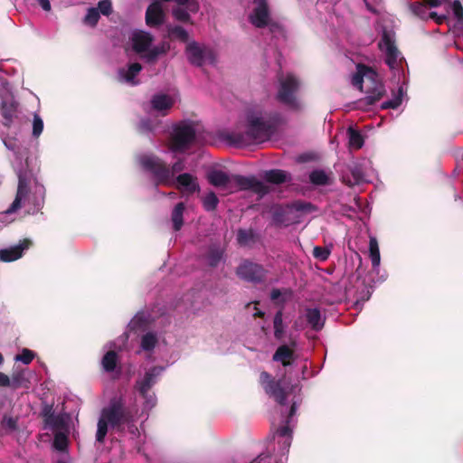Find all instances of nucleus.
Here are the masks:
<instances>
[{
  "mask_svg": "<svg viewBox=\"0 0 463 463\" xmlns=\"http://www.w3.org/2000/svg\"><path fill=\"white\" fill-rule=\"evenodd\" d=\"M18 186L15 198L11 205L4 211L5 223H11L15 220V213L22 207L26 213L35 214L44 204L45 188L39 183L31 171H18Z\"/></svg>",
  "mask_w": 463,
  "mask_h": 463,
  "instance_id": "1",
  "label": "nucleus"
},
{
  "mask_svg": "<svg viewBox=\"0 0 463 463\" xmlns=\"http://www.w3.org/2000/svg\"><path fill=\"white\" fill-rule=\"evenodd\" d=\"M246 120L245 134L232 132L227 136V139L237 146H244L269 139L276 132L280 122V115L278 112L251 109L247 112Z\"/></svg>",
  "mask_w": 463,
  "mask_h": 463,
  "instance_id": "2",
  "label": "nucleus"
},
{
  "mask_svg": "<svg viewBox=\"0 0 463 463\" xmlns=\"http://www.w3.org/2000/svg\"><path fill=\"white\" fill-rule=\"evenodd\" d=\"M352 84L365 93V97L359 101V107L375 104L385 93L378 74L364 65H357V71L352 77Z\"/></svg>",
  "mask_w": 463,
  "mask_h": 463,
  "instance_id": "3",
  "label": "nucleus"
},
{
  "mask_svg": "<svg viewBox=\"0 0 463 463\" xmlns=\"http://www.w3.org/2000/svg\"><path fill=\"white\" fill-rule=\"evenodd\" d=\"M139 165L146 171L150 172L157 184L165 185H173L175 175L184 169V163L183 160H177L173 164L171 168H168L165 162L151 153L141 154L137 156Z\"/></svg>",
  "mask_w": 463,
  "mask_h": 463,
  "instance_id": "4",
  "label": "nucleus"
},
{
  "mask_svg": "<svg viewBox=\"0 0 463 463\" xmlns=\"http://www.w3.org/2000/svg\"><path fill=\"white\" fill-rule=\"evenodd\" d=\"M165 366H152L140 373L135 383L134 390L137 396L143 400L142 412L148 413L157 402L156 393L152 391L159 378L165 372Z\"/></svg>",
  "mask_w": 463,
  "mask_h": 463,
  "instance_id": "5",
  "label": "nucleus"
},
{
  "mask_svg": "<svg viewBox=\"0 0 463 463\" xmlns=\"http://www.w3.org/2000/svg\"><path fill=\"white\" fill-rule=\"evenodd\" d=\"M125 418L124 403L121 398L114 397L110 400L108 407L101 411L98 421L96 439L102 443L108 432V427L115 428L118 426Z\"/></svg>",
  "mask_w": 463,
  "mask_h": 463,
  "instance_id": "6",
  "label": "nucleus"
},
{
  "mask_svg": "<svg viewBox=\"0 0 463 463\" xmlns=\"http://www.w3.org/2000/svg\"><path fill=\"white\" fill-rule=\"evenodd\" d=\"M130 41L133 50L141 54V58L148 63L156 61L160 55L166 53L168 50L165 43L151 47L154 37L150 33L143 30H134L131 33Z\"/></svg>",
  "mask_w": 463,
  "mask_h": 463,
  "instance_id": "7",
  "label": "nucleus"
},
{
  "mask_svg": "<svg viewBox=\"0 0 463 463\" xmlns=\"http://www.w3.org/2000/svg\"><path fill=\"white\" fill-rule=\"evenodd\" d=\"M260 383L266 394L274 399L281 406L286 405L288 396L298 389V386L286 384L284 379L275 380V378L267 372L260 373Z\"/></svg>",
  "mask_w": 463,
  "mask_h": 463,
  "instance_id": "8",
  "label": "nucleus"
},
{
  "mask_svg": "<svg viewBox=\"0 0 463 463\" xmlns=\"http://www.w3.org/2000/svg\"><path fill=\"white\" fill-rule=\"evenodd\" d=\"M195 137V129L192 122H180L173 127L168 151L184 152L189 148Z\"/></svg>",
  "mask_w": 463,
  "mask_h": 463,
  "instance_id": "9",
  "label": "nucleus"
},
{
  "mask_svg": "<svg viewBox=\"0 0 463 463\" xmlns=\"http://www.w3.org/2000/svg\"><path fill=\"white\" fill-rule=\"evenodd\" d=\"M299 86L300 83L295 75L291 73H288L285 76L282 75L279 78L278 99L290 109H299L301 105L296 97V92L298 90Z\"/></svg>",
  "mask_w": 463,
  "mask_h": 463,
  "instance_id": "10",
  "label": "nucleus"
},
{
  "mask_svg": "<svg viewBox=\"0 0 463 463\" xmlns=\"http://www.w3.org/2000/svg\"><path fill=\"white\" fill-rule=\"evenodd\" d=\"M326 317L321 314L318 307H305L303 312L294 321L293 328L297 331H302L307 326L318 332L325 326Z\"/></svg>",
  "mask_w": 463,
  "mask_h": 463,
  "instance_id": "11",
  "label": "nucleus"
},
{
  "mask_svg": "<svg viewBox=\"0 0 463 463\" xmlns=\"http://www.w3.org/2000/svg\"><path fill=\"white\" fill-rule=\"evenodd\" d=\"M379 48L385 55V62L391 70H394L399 61L402 60L401 53L395 45L394 34L391 32L383 31Z\"/></svg>",
  "mask_w": 463,
  "mask_h": 463,
  "instance_id": "12",
  "label": "nucleus"
},
{
  "mask_svg": "<svg viewBox=\"0 0 463 463\" xmlns=\"http://www.w3.org/2000/svg\"><path fill=\"white\" fill-rule=\"evenodd\" d=\"M185 52L190 63L195 66H203L206 62L213 64L216 61L213 50L201 46L195 42H191L187 44Z\"/></svg>",
  "mask_w": 463,
  "mask_h": 463,
  "instance_id": "13",
  "label": "nucleus"
},
{
  "mask_svg": "<svg viewBox=\"0 0 463 463\" xmlns=\"http://www.w3.org/2000/svg\"><path fill=\"white\" fill-rule=\"evenodd\" d=\"M232 182L235 184L239 190H250L258 194L260 197H263L269 192V186L263 182L258 180L254 175L245 176L235 175L232 176Z\"/></svg>",
  "mask_w": 463,
  "mask_h": 463,
  "instance_id": "14",
  "label": "nucleus"
},
{
  "mask_svg": "<svg viewBox=\"0 0 463 463\" xmlns=\"http://www.w3.org/2000/svg\"><path fill=\"white\" fill-rule=\"evenodd\" d=\"M299 402H300V400L292 402V404L290 406V409L288 411L287 418L285 419V420H283L285 425L279 427L276 431V434L281 439V440H279V443L282 446L283 451H288V449L291 445L292 429L289 427V424L292 421V419L295 416V414L298 409Z\"/></svg>",
  "mask_w": 463,
  "mask_h": 463,
  "instance_id": "15",
  "label": "nucleus"
},
{
  "mask_svg": "<svg viewBox=\"0 0 463 463\" xmlns=\"http://www.w3.org/2000/svg\"><path fill=\"white\" fill-rule=\"evenodd\" d=\"M236 272L241 279L252 283L261 282L264 279L266 274V271L261 265L250 262L249 260L243 261L237 268Z\"/></svg>",
  "mask_w": 463,
  "mask_h": 463,
  "instance_id": "16",
  "label": "nucleus"
},
{
  "mask_svg": "<svg viewBox=\"0 0 463 463\" xmlns=\"http://www.w3.org/2000/svg\"><path fill=\"white\" fill-rule=\"evenodd\" d=\"M369 258L372 262V273L379 277L377 279H372V281L373 283L384 281L386 274L380 275L381 255L377 239L373 236H370L369 240Z\"/></svg>",
  "mask_w": 463,
  "mask_h": 463,
  "instance_id": "17",
  "label": "nucleus"
},
{
  "mask_svg": "<svg viewBox=\"0 0 463 463\" xmlns=\"http://www.w3.org/2000/svg\"><path fill=\"white\" fill-rule=\"evenodd\" d=\"M70 416L67 413L45 412L44 422L45 429H50L54 432H69Z\"/></svg>",
  "mask_w": 463,
  "mask_h": 463,
  "instance_id": "18",
  "label": "nucleus"
},
{
  "mask_svg": "<svg viewBox=\"0 0 463 463\" xmlns=\"http://www.w3.org/2000/svg\"><path fill=\"white\" fill-rule=\"evenodd\" d=\"M177 189L184 193L194 194L200 191V185L197 177L190 173H183L176 175L174 179V184Z\"/></svg>",
  "mask_w": 463,
  "mask_h": 463,
  "instance_id": "19",
  "label": "nucleus"
},
{
  "mask_svg": "<svg viewBox=\"0 0 463 463\" xmlns=\"http://www.w3.org/2000/svg\"><path fill=\"white\" fill-rule=\"evenodd\" d=\"M141 71L142 66L138 62L130 63L126 67L118 69V81L130 86L138 85L139 80L137 79V77Z\"/></svg>",
  "mask_w": 463,
  "mask_h": 463,
  "instance_id": "20",
  "label": "nucleus"
},
{
  "mask_svg": "<svg viewBox=\"0 0 463 463\" xmlns=\"http://www.w3.org/2000/svg\"><path fill=\"white\" fill-rule=\"evenodd\" d=\"M31 242L29 240H24L20 243L10 246L5 249H0V260L4 262L14 261L20 259L24 251L27 250Z\"/></svg>",
  "mask_w": 463,
  "mask_h": 463,
  "instance_id": "21",
  "label": "nucleus"
},
{
  "mask_svg": "<svg viewBox=\"0 0 463 463\" xmlns=\"http://www.w3.org/2000/svg\"><path fill=\"white\" fill-rule=\"evenodd\" d=\"M165 22L163 5L158 1H154L146 9V24L150 26H159Z\"/></svg>",
  "mask_w": 463,
  "mask_h": 463,
  "instance_id": "22",
  "label": "nucleus"
},
{
  "mask_svg": "<svg viewBox=\"0 0 463 463\" xmlns=\"http://www.w3.org/2000/svg\"><path fill=\"white\" fill-rule=\"evenodd\" d=\"M106 347L110 350L108 351L101 359V367L106 373H113L118 368V358L114 349H120V346L117 345L116 342H109L106 345Z\"/></svg>",
  "mask_w": 463,
  "mask_h": 463,
  "instance_id": "23",
  "label": "nucleus"
},
{
  "mask_svg": "<svg viewBox=\"0 0 463 463\" xmlns=\"http://www.w3.org/2000/svg\"><path fill=\"white\" fill-rule=\"evenodd\" d=\"M256 8L250 15V20L256 27L261 28L267 25L269 21V11L266 0H256Z\"/></svg>",
  "mask_w": 463,
  "mask_h": 463,
  "instance_id": "24",
  "label": "nucleus"
},
{
  "mask_svg": "<svg viewBox=\"0 0 463 463\" xmlns=\"http://www.w3.org/2000/svg\"><path fill=\"white\" fill-rule=\"evenodd\" d=\"M0 114L4 119L3 125L10 128L17 118V104L13 100H2L0 103Z\"/></svg>",
  "mask_w": 463,
  "mask_h": 463,
  "instance_id": "25",
  "label": "nucleus"
},
{
  "mask_svg": "<svg viewBox=\"0 0 463 463\" xmlns=\"http://www.w3.org/2000/svg\"><path fill=\"white\" fill-rule=\"evenodd\" d=\"M174 105V99L166 94H155L151 99V107L154 110L165 116Z\"/></svg>",
  "mask_w": 463,
  "mask_h": 463,
  "instance_id": "26",
  "label": "nucleus"
},
{
  "mask_svg": "<svg viewBox=\"0 0 463 463\" xmlns=\"http://www.w3.org/2000/svg\"><path fill=\"white\" fill-rule=\"evenodd\" d=\"M207 179L213 186L223 189H228L232 182V177L231 178L225 172L217 169L210 171Z\"/></svg>",
  "mask_w": 463,
  "mask_h": 463,
  "instance_id": "27",
  "label": "nucleus"
},
{
  "mask_svg": "<svg viewBox=\"0 0 463 463\" xmlns=\"http://www.w3.org/2000/svg\"><path fill=\"white\" fill-rule=\"evenodd\" d=\"M158 335L156 333L148 331L146 332L140 338V349L137 354L145 352L148 354V356L152 354L156 346L158 345Z\"/></svg>",
  "mask_w": 463,
  "mask_h": 463,
  "instance_id": "28",
  "label": "nucleus"
},
{
  "mask_svg": "<svg viewBox=\"0 0 463 463\" xmlns=\"http://www.w3.org/2000/svg\"><path fill=\"white\" fill-rule=\"evenodd\" d=\"M407 91V86L405 83H402L399 86L396 93H393L392 98L389 100H386L381 104L382 109H397L402 102V99L405 96Z\"/></svg>",
  "mask_w": 463,
  "mask_h": 463,
  "instance_id": "29",
  "label": "nucleus"
},
{
  "mask_svg": "<svg viewBox=\"0 0 463 463\" xmlns=\"http://www.w3.org/2000/svg\"><path fill=\"white\" fill-rule=\"evenodd\" d=\"M293 354V350L289 346L283 345L278 347L273 354L272 359L275 362H280L283 366H288L290 364L288 360L291 359Z\"/></svg>",
  "mask_w": 463,
  "mask_h": 463,
  "instance_id": "30",
  "label": "nucleus"
},
{
  "mask_svg": "<svg viewBox=\"0 0 463 463\" xmlns=\"http://www.w3.org/2000/svg\"><path fill=\"white\" fill-rule=\"evenodd\" d=\"M263 178L269 183L279 184L288 180V174L280 169H272L266 171Z\"/></svg>",
  "mask_w": 463,
  "mask_h": 463,
  "instance_id": "31",
  "label": "nucleus"
},
{
  "mask_svg": "<svg viewBox=\"0 0 463 463\" xmlns=\"http://www.w3.org/2000/svg\"><path fill=\"white\" fill-rule=\"evenodd\" d=\"M150 317L145 311H139L128 323V330L143 329L146 326Z\"/></svg>",
  "mask_w": 463,
  "mask_h": 463,
  "instance_id": "32",
  "label": "nucleus"
},
{
  "mask_svg": "<svg viewBox=\"0 0 463 463\" xmlns=\"http://www.w3.org/2000/svg\"><path fill=\"white\" fill-rule=\"evenodd\" d=\"M273 328L275 338L277 340H281L284 337L286 331V325L283 322V313L281 310H279L274 316Z\"/></svg>",
  "mask_w": 463,
  "mask_h": 463,
  "instance_id": "33",
  "label": "nucleus"
},
{
  "mask_svg": "<svg viewBox=\"0 0 463 463\" xmlns=\"http://www.w3.org/2000/svg\"><path fill=\"white\" fill-rule=\"evenodd\" d=\"M348 144L353 149H360L364 143L363 135L353 128L352 127L347 129Z\"/></svg>",
  "mask_w": 463,
  "mask_h": 463,
  "instance_id": "34",
  "label": "nucleus"
},
{
  "mask_svg": "<svg viewBox=\"0 0 463 463\" xmlns=\"http://www.w3.org/2000/svg\"><path fill=\"white\" fill-rule=\"evenodd\" d=\"M350 172L354 178L353 182H349L350 184H358L367 181L364 165L357 163L354 164L350 166Z\"/></svg>",
  "mask_w": 463,
  "mask_h": 463,
  "instance_id": "35",
  "label": "nucleus"
},
{
  "mask_svg": "<svg viewBox=\"0 0 463 463\" xmlns=\"http://www.w3.org/2000/svg\"><path fill=\"white\" fill-rule=\"evenodd\" d=\"M184 203H178L172 212V222L175 231H179L183 226Z\"/></svg>",
  "mask_w": 463,
  "mask_h": 463,
  "instance_id": "36",
  "label": "nucleus"
},
{
  "mask_svg": "<svg viewBox=\"0 0 463 463\" xmlns=\"http://www.w3.org/2000/svg\"><path fill=\"white\" fill-rule=\"evenodd\" d=\"M10 380V387H12L13 389L27 387L29 383V380L26 378L25 371L24 370L14 372Z\"/></svg>",
  "mask_w": 463,
  "mask_h": 463,
  "instance_id": "37",
  "label": "nucleus"
},
{
  "mask_svg": "<svg viewBox=\"0 0 463 463\" xmlns=\"http://www.w3.org/2000/svg\"><path fill=\"white\" fill-rule=\"evenodd\" d=\"M256 234L252 230L240 229L237 232L238 243L241 246H248L255 241Z\"/></svg>",
  "mask_w": 463,
  "mask_h": 463,
  "instance_id": "38",
  "label": "nucleus"
},
{
  "mask_svg": "<svg viewBox=\"0 0 463 463\" xmlns=\"http://www.w3.org/2000/svg\"><path fill=\"white\" fill-rule=\"evenodd\" d=\"M68 433L65 431H58L54 433L53 448L61 452H64L68 448Z\"/></svg>",
  "mask_w": 463,
  "mask_h": 463,
  "instance_id": "39",
  "label": "nucleus"
},
{
  "mask_svg": "<svg viewBox=\"0 0 463 463\" xmlns=\"http://www.w3.org/2000/svg\"><path fill=\"white\" fill-rule=\"evenodd\" d=\"M309 181L315 185H325L328 184L329 175L324 170L316 169L309 174Z\"/></svg>",
  "mask_w": 463,
  "mask_h": 463,
  "instance_id": "40",
  "label": "nucleus"
},
{
  "mask_svg": "<svg viewBox=\"0 0 463 463\" xmlns=\"http://www.w3.org/2000/svg\"><path fill=\"white\" fill-rule=\"evenodd\" d=\"M189 12H192L187 5H178L172 11L173 16L175 20L180 22H188L190 19Z\"/></svg>",
  "mask_w": 463,
  "mask_h": 463,
  "instance_id": "41",
  "label": "nucleus"
},
{
  "mask_svg": "<svg viewBox=\"0 0 463 463\" xmlns=\"http://www.w3.org/2000/svg\"><path fill=\"white\" fill-rule=\"evenodd\" d=\"M203 206L205 211L211 212L215 210L219 203V200L213 192H209L203 197Z\"/></svg>",
  "mask_w": 463,
  "mask_h": 463,
  "instance_id": "42",
  "label": "nucleus"
},
{
  "mask_svg": "<svg viewBox=\"0 0 463 463\" xmlns=\"http://www.w3.org/2000/svg\"><path fill=\"white\" fill-rule=\"evenodd\" d=\"M100 14L96 7H90L83 18V23L87 25L94 27L99 20Z\"/></svg>",
  "mask_w": 463,
  "mask_h": 463,
  "instance_id": "43",
  "label": "nucleus"
},
{
  "mask_svg": "<svg viewBox=\"0 0 463 463\" xmlns=\"http://www.w3.org/2000/svg\"><path fill=\"white\" fill-rule=\"evenodd\" d=\"M412 13L420 17L422 20L429 19V14L430 12H428V9L426 5L422 3L415 2L411 5L410 6Z\"/></svg>",
  "mask_w": 463,
  "mask_h": 463,
  "instance_id": "44",
  "label": "nucleus"
},
{
  "mask_svg": "<svg viewBox=\"0 0 463 463\" xmlns=\"http://www.w3.org/2000/svg\"><path fill=\"white\" fill-rule=\"evenodd\" d=\"M168 33L183 42H187L189 38L188 32L179 25L169 26Z\"/></svg>",
  "mask_w": 463,
  "mask_h": 463,
  "instance_id": "45",
  "label": "nucleus"
},
{
  "mask_svg": "<svg viewBox=\"0 0 463 463\" xmlns=\"http://www.w3.org/2000/svg\"><path fill=\"white\" fill-rule=\"evenodd\" d=\"M1 427L6 433H12L17 430V419L5 415Z\"/></svg>",
  "mask_w": 463,
  "mask_h": 463,
  "instance_id": "46",
  "label": "nucleus"
},
{
  "mask_svg": "<svg viewBox=\"0 0 463 463\" xmlns=\"http://www.w3.org/2000/svg\"><path fill=\"white\" fill-rule=\"evenodd\" d=\"M35 357V353L30 349L23 348L19 354L14 356L15 362H21L24 364H29Z\"/></svg>",
  "mask_w": 463,
  "mask_h": 463,
  "instance_id": "47",
  "label": "nucleus"
},
{
  "mask_svg": "<svg viewBox=\"0 0 463 463\" xmlns=\"http://www.w3.org/2000/svg\"><path fill=\"white\" fill-rule=\"evenodd\" d=\"M223 258V251L221 249H211L208 254V264L216 267Z\"/></svg>",
  "mask_w": 463,
  "mask_h": 463,
  "instance_id": "48",
  "label": "nucleus"
},
{
  "mask_svg": "<svg viewBox=\"0 0 463 463\" xmlns=\"http://www.w3.org/2000/svg\"><path fill=\"white\" fill-rule=\"evenodd\" d=\"M43 120L41 116L37 113L33 114V131L32 135L33 137L38 138L43 131Z\"/></svg>",
  "mask_w": 463,
  "mask_h": 463,
  "instance_id": "49",
  "label": "nucleus"
},
{
  "mask_svg": "<svg viewBox=\"0 0 463 463\" xmlns=\"http://www.w3.org/2000/svg\"><path fill=\"white\" fill-rule=\"evenodd\" d=\"M451 9L456 19L454 24H462L463 23V6L459 0H454L451 3Z\"/></svg>",
  "mask_w": 463,
  "mask_h": 463,
  "instance_id": "50",
  "label": "nucleus"
},
{
  "mask_svg": "<svg viewBox=\"0 0 463 463\" xmlns=\"http://www.w3.org/2000/svg\"><path fill=\"white\" fill-rule=\"evenodd\" d=\"M330 253L331 250L327 247L316 246L313 249V256L320 261H326L329 258Z\"/></svg>",
  "mask_w": 463,
  "mask_h": 463,
  "instance_id": "51",
  "label": "nucleus"
},
{
  "mask_svg": "<svg viewBox=\"0 0 463 463\" xmlns=\"http://www.w3.org/2000/svg\"><path fill=\"white\" fill-rule=\"evenodd\" d=\"M291 294L292 292L289 289L281 290L279 288H273L270 293V298L272 300H278L279 298H282L281 303L284 304Z\"/></svg>",
  "mask_w": 463,
  "mask_h": 463,
  "instance_id": "52",
  "label": "nucleus"
},
{
  "mask_svg": "<svg viewBox=\"0 0 463 463\" xmlns=\"http://www.w3.org/2000/svg\"><path fill=\"white\" fill-rule=\"evenodd\" d=\"M291 208L298 213H309L315 209L312 203L306 202H295Z\"/></svg>",
  "mask_w": 463,
  "mask_h": 463,
  "instance_id": "53",
  "label": "nucleus"
},
{
  "mask_svg": "<svg viewBox=\"0 0 463 463\" xmlns=\"http://www.w3.org/2000/svg\"><path fill=\"white\" fill-rule=\"evenodd\" d=\"M97 9L99 12V14L109 15L112 12V3L110 0H100L98 3Z\"/></svg>",
  "mask_w": 463,
  "mask_h": 463,
  "instance_id": "54",
  "label": "nucleus"
},
{
  "mask_svg": "<svg viewBox=\"0 0 463 463\" xmlns=\"http://www.w3.org/2000/svg\"><path fill=\"white\" fill-rule=\"evenodd\" d=\"M3 142L5 146L14 153H17L18 146L16 143V140L11 137H5L3 138Z\"/></svg>",
  "mask_w": 463,
  "mask_h": 463,
  "instance_id": "55",
  "label": "nucleus"
},
{
  "mask_svg": "<svg viewBox=\"0 0 463 463\" xmlns=\"http://www.w3.org/2000/svg\"><path fill=\"white\" fill-rule=\"evenodd\" d=\"M271 457L268 453H261L256 458H254L250 463H270Z\"/></svg>",
  "mask_w": 463,
  "mask_h": 463,
  "instance_id": "56",
  "label": "nucleus"
},
{
  "mask_svg": "<svg viewBox=\"0 0 463 463\" xmlns=\"http://www.w3.org/2000/svg\"><path fill=\"white\" fill-rule=\"evenodd\" d=\"M9 92V83L8 81L0 75V97L4 93Z\"/></svg>",
  "mask_w": 463,
  "mask_h": 463,
  "instance_id": "57",
  "label": "nucleus"
},
{
  "mask_svg": "<svg viewBox=\"0 0 463 463\" xmlns=\"http://www.w3.org/2000/svg\"><path fill=\"white\" fill-rule=\"evenodd\" d=\"M11 380L10 377L4 373L0 372V386L10 387Z\"/></svg>",
  "mask_w": 463,
  "mask_h": 463,
  "instance_id": "58",
  "label": "nucleus"
},
{
  "mask_svg": "<svg viewBox=\"0 0 463 463\" xmlns=\"http://www.w3.org/2000/svg\"><path fill=\"white\" fill-rule=\"evenodd\" d=\"M429 18L434 19L437 24H440L446 20L447 17L444 14L438 15L436 12H430L429 14Z\"/></svg>",
  "mask_w": 463,
  "mask_h": 463,
  "instance_id": "59",
  "label": "nucleus"
},
{
  "mask_svg": "<svg viewBox=\"0 0 463 463\" xmlns=\"http://www.w3.org/2000/svg\"><path fill=\"white\" fill-rule=\"evenodd\" d=\"M139 128L143 131H150L151 130L150 121L148 119L141 120Z\"/></svg>",
  "mask_w": 463,
  "mask_h": 463,
  "instance_id": "60",
  "label": "nucleus"
},
{
  "mask_svg": "<svg viewBox=\"0 0 463 463\" xmlns=\"http://www.w3.org/2000/svg\"><path fill=\"white\" fill-rule=\"evenodd\" d=\"M37 1L44 11L51 10V4H50L49 0H37Z\"/></svg>",
  "mask_w": 463,
  "mask_h": 463,
  "instance_id": "61",
  "label": "nucleus"
},
{
  "mask_svg": "<svg viewBox=\"0 0 463 463\" xmlns=\"http://www.w3.org/2000/svg\"><path fill=\"white\" fill-rule=\"evenodd\" d=\"M425 2L431 7H438L441 5L442 0H425Z\"/></svg>",
  "mask_w": 463,
  "mask_h": 463,
  "instance_id": "62",
  "label": "nucleus"
},
{
  "mask_svg": "<svg viewBox=\"0 0 463 463\" xmlns=\"http://www.w3.org/2000/svg\"><path fill=\"white\" fill-rule=\"evenodd\" d=\"M8 223H5V219L4 217V212L0 213V228L7 225Z\"/></svg>",
  "mask_w": 463,
  "mask_h": 463,
  "instance_id": "63",
  "label": "nucleus"
},
{
  "mask_svg": "<svg viewBox=\"0 0 463 463\" xmlns=\"http://www.w3.org/2000/svg\"><path fill=\"white\" fill-rule=\"evenodd\" d=\"M128 338V336L125 334L118 341H119L121 343V345H125Z\"/></svg>",
  "mask_w": 463,
  "mask_h": 463,
  "instance_id": "64",
  "label": "nucleus"
}]
</instances>
